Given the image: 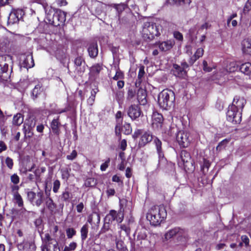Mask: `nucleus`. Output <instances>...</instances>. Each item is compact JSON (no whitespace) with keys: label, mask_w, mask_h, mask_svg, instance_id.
I'll return each mask as SVG.
<instances>
[{"label":"nucleus","mask_w":251,"mask_h":251,"mask_svg":"<svg viewBox=\"0 0 251 251\" xmlns=\"http://www.w3.org/2000/svg\"><path fill=\"white\" fill-rule=\"evenodd\" d=\"M246 103L243 97L235 96L232 105L229 106L226 113L227 120L234 124L240 123L241 121L242 112Z\"/></svg>","instance_id":"nucleus-1"},{"label":"nucleus","mask_w":251,"mask_h":251,"mask_svg":"<svg viewBox=\"0 0 251 251\" xmlns=\"http://www.w3.org/2000/svg\"><path fill=\"white\" fill-rule=\"evenodd\" d=\"M45 13L46 19L50 24L55 26H59L64 24L66 21V13L60 9L52 8L48 4L42 0L41 2Z\"/></svg>","instance_id":"nucleus-2"},{"label":"nucleus","mask_w":251,"mask_h":251,"mask_svg":"<svg viewBox=\"0 0 251 251\" xmlns=\"http://www.w3.org/2000/svg\"><path fill=\"white\" fill-rule=\"evenodd\" d=\"M167 217V211L163 205H155L148 211L146 218L150 224L154 226L159 225Z\"/></svg>","instance_id":"nucleus-3"},{"label":"nucleus","mask_w":251,"mask_h":251,"mask_svg":"<svg viewBox=\"0 0 251 251\" xmlns=\"http://www.w3.org/2000/svg\"><path fill=\"white\" fill-rule=\"evenodd\" d=\"M175 100L174 92L169 89H164L158 96V103L163 109L168 110L171 108Z\"/></svg>","instance_id":"nucleus-4"},{"label":"nucleus","mask_w":251,"mask_h":251,"mask_svg":"<svg viewBox=\"0 0 251 251\" xmlns=\"http://www.w3.org/2000/svg\"><path fill=\"white\" fill-rule=\"evenodd\" d=\"M161 26L153 22L145 23L143 25L142 37L147 41L152 40L155 36L160 34Z\"/></svg>","instance_id":"nucleus-5"},{"label":"nucleus","mask_w":251,"mask_h":251,"mask_svg":"<svg viewBox=\"0 0 251 251\" xmlns=\"http://www.w3.org/2000/svg\"><path fill=\"white\" fill-rule=\"evenodd\" d=\"M17 247L21 251H35L36 246L31 241H29L27 238L24 236L23 232L19 230L17 232Z\"/></svg>","instance_id":"nucleus-6"},{"label":"nucleus","mask_w":251,"mask_h":251,"mask_svg":"<svg viewBox=\"0 0 251 251\" xmlns=\"http://www.w3.org/2000/svg\"><path fill=\"white\" fill-rule=\"evenodd\" d=\"M42 245V251H60L57 240L51 238L48 233L44 236H41Z\"/></svg>","instance_id":"nucleus-7"},{"label":"nucleus","mask_w":251,"mask_h":251,"mask_svg":"<svg viewBox=\"0 0 251 251\" xmlns=\"http://www.w3.org/2000/svg\"><path fill=\"white\" fill-rule=\"evenodd\" d=\"M19 55V66L21 71L22 70L23 68L28 71L29 68H31L34 66L35 64L32 53L30 51L21 53Z\"/></svg>","instance_id":"nucleus-8"},{"label":"nucleus","mask_w":251,"mask_h":251,"mask_svg":"<svg viewBox=\"0 0 251 251\" xmlns=\"http://www.w3.org/2000/svg\"><path fill=\"white\" fill-rule=\"evenodd\" d=\"M28 200L34 206H40L45 200L46 193L39 190L36 193L33 191L28 192L27 193Z\"/></svg>","instance_id":"nucleus-9"},{"label":"nucleus","mask_w":251,"mask_h":251,"mask_svg":"<svg viewBox=\"0 0 251 251\" xmlns=\"http://www.w3.org/2000/svg\"><path fill=\"white\" fill-rule=\"evenodd\" d=\"M12 69L8 70V64L6 63V57H0V79L3 81H8L10 78Z\"/></svg>","instance_id":"nucleus-10"},{"label":"nucleus","mask_w":251,"mask_h":251,"mask_svg":"<svg viewBox=\"0 0 251 251\" xmlns=\"http://www.w3.org/2000/svg\"><path fill=\"white\" fill-rule=\"evenodd\" d=\"M124 213L122 211H119L117 212L114 210H111L104 218V222L109 224H112L114 221L120 223L124 219Z\"/></svg>","instance_id":"nucleus-11"},{"label":"nucleus","mask_w":251,"mask_h":251,"mask_svg":"<svg viewBox=\"0 0 251 251\" xmlns=\"http://www.w3.org/2000/svg\"><path fill=\"white\" fill-rule=\"evenodd\" d=\"M176 138L179 145L183 148L187 147L191 140L190 133L184 130L179 131L176 134Z\"/></svg>","instance_id":"nucleus-12"},{"label":"nucleus","mask_w":251,"mask_h":251,"mask_svg":"<svg viewBox=\"0 0 251 251\" xmlns=\"http://www.w3.org/2000/svg\"><path fill=\"white\" fill-rule=\"evenodd\" d=\"M17 204L19 207H21L20 209L17 210V218H18L21 220H26L29 215V212L23 207L24 205L23 199L18 193H17Z\"/></svg>","instance_id":"nucleus-13"},{"label":"nucleus","mask_w":251,"mask_h":251,"mask_svg":"<svg viewBox=\"0 0 251 251\" xmlns=\"http://www.w3.org/2000/svg\"><path fill=\"white\" fill-rule=\"evenodd\" d=\"M153 143L155 144L157 152L158 155V163L157 167L160 168L162 164H165L166 163V160L164 157V154L162 151L161 141L157 137H154L153 139Z\"/></svg>","instance_id":"nucleus-14"},{"label":"nucleus","mask_w":251,"mask_h":251,"mask_svg":"<svg viewBox=\"0 0 251 251\" xmlns=\"http://www.w3.org/2000/svg\"><path fill=\"white\" fill-rule=\"evenodd\" d=\"M115 133L119 137V139H121V134L124 133L126 135H129L132 132V128L129 124L126 123L123 126L122 124H118L115 126Z\"/></svg>","instance_id":"nucleus-15"},{"label":"nucleus","mask_w":251,"mask_h":251,"mask_svg":"<svg viewBox=\"0 0 251 251\" xmlns=\"http://www.w3.org/2000/svg\"><path fill=\"white\" fill-rule=\"evenodd\" d=\"M75 70L78 74L83 73L86 69L85 61L84 58L81 56L76 57L74 61Z\"/></svg>","instance_id":"nucleus-16"},{"label":"nucleus","mask_w":251,"mask_h":251,"mask_svg":"<svg viewBox=\"0 0 251 251\" xmlns=\"http://www.w3.org/2000/svg\"><path fill=\"white\" fill-rule=\"evenodd\" d=\"M141 110L139 105L136 104L131 105L128 108L127 114L132 120H135L140 117Z\"/></svg>","instance_id":"nucleus-17"},{"label":"nucleus","mask_w":251,"mask_h":251,"mask_svg":"<svg viewBox=\"0 0 251 251\" xmlns=\"http://www.w3.org/2000/svg\"><path fill=\"white\" fill-rule=\"evenodd\" d=\"M154 137L150 131H145L141 136L138 144L139 146L140 147H144L153 140Z\"/></svg>","instance_id":"nucleus-18"},{"label":"nucleus","mask_w":251,"mask_h":251,"mask_svg":"<svg viewBox=\"0 0 251 251\" xmlns=\"http://www.w3.org/2000/svg\"><path fill=\"white\" fill-rule=\"evenodd\" d=\"M103 3L96 0L92 1L90 8L91 11L96 15H100L103 11Z\"/></svg>","instance_id":"nucleus-19"},{"label":"nucleus","mask_w":251,"mask_h":251,"mask_svg":"<svg viewBox=\"0 0 251 251\" xmlns=\"http://www.w3.org/2000/svg\"><path fill=\"white\" fill-rule=\"evenodd\" d=\"M21 163L25 168V171H32L35 166L32 158L28 155L22 159Z\"/></svg>","instance_id":"nucleus-20"},{"label":"nucleus","mask_w":251,"mask_h":251,"mask_svg":"<svg viewBox=\"0 0 251 251\" xmlns=\"http://www.w3.org/2000/svg\"><path fill=\"white\" fill-rule=\"evenodd\" d=\"M102 69V65L100 64H96L90 68L89 77L92 80H94L99 75L100 72Z\"/></svg>","instance_id":"nucleus-21"},{"label":"nucleus","mask_w":251,"mask_h":251,"mask_svg":"<svg viewBox=\"0 0 251 251\" xmlns=\"http://www.w3.org/2000/svg\"><path fill=\"white\" fill-rule=\"evenodd\" d=\"M185 235V231L183 229L175 227L168 231L165 234V238L169 239L175 236H182Z\"/></svg>","instance_id":"nucleus-22"},{"label":"nucleus","mask_w":251,"mask_h":251,"mask_svg":"<svg viewBox=\"0 0 251 251\" xmlns=\"http://www.w3.org/2000/svg\"><path fill=\"white\" fill-rule=\"evenodd\" d=\"M45 205L51 212H52L56 208V204L53 202L52 199L50 197V191H46Z\"/></svg>","instance_id":"nucleus-23"},{"label":"nucleus","mask_w":251,"mask_h":251,"mask_svg":"<svg viewBox=\"0 0 251 251\" xmlns=\"http://www.w3.org/2000/svg\"><path fill=\"white\" fill-rule=\"evenodd\" d=\"M172 71L173 74L176 77H184L187 74L186 70H184L183 68L181 67L180 65L174 64L173 66Z\"/></svg>","instance_id":"nucleus-24"},{"label":"nucleus","mask_w":251,"mask_h":251,"mask_svg":"<svg viewBox=\"0 0 251 251\" xmlns=\"http://www.w3.org/2000/svg\"><path fill=\"white\" fill-rule=\"evenodd\" d=\"M163 121L162 115L157 112H153L152 115V125L153 127H158L161 126V124Z\"/></svg>","instance_id":"nucleus-25"},{"label":"nucleus","mask_w":251,"mask_h":251,"mask_svg":"<svg viewBox=\"0 0 251 251\" xmlns=\"http://www.w3.org/2000/svg\"><path fill=\"white\" fill-rule=\"evenodd\" d=\"M147 234L146 233V231L145 229H142L138 233L137 239L136 240V243L137 245L138 246H143L145 245V243L146 242L147 239Z\"/></svg>","instance_id":"nucleus-26"},{"label":"nucleus","mask_w":251,"mask_h":251,"mask_svg":"<svg viewBox=\"0 0 251 251\" xmlns=\"http://www.w3.org/2000/svg\"><path fill=\"white\" fill-rule=\"evenodd\" d=\"M15 217L16 215L15 213L13 212V210H12L11 212H9V213L6 214V216L4 217L5 226L10 227L13 225V227H14L15 225H16V222L14 221Z\"/></svg>","instance_id":"nucleus-27"},{"label":"nucleus","mask_w":251,"mask_h":251,"mask_svg":"<svg viewBox=\"0 0 251 251\" xmlns=\"http://www.w3.org/2000/svg\"><path fill=\"white\" fill-rule=\"evenodd\" d=\"M174 42L172 40H167L158 43V47L162 51H166L172 48L174 45Z\"/></svg>","instance_id":"nucleus-28"},{"label":"nucleus","mask_w":251,"mask_h":251,"mask_svg":"<svg viewBox=\"0 0 251 251\" xmlns=\"http://www.w3.org/2000/svg\"><path fill=\"white\" fill-rule=\"evenodd\" d=\"M242 49L243 53L251 55V39H245L242 41Z\"/></svg>","instance_id":"nucleus-29"},{"label":"nucleus","mask_w":251,"mask_h":251,"mask_svg":"<svg viewBox=\"0 0 251 251\" xmlns=\"http://www.w3.org/2000/svg\"><path fill=\"white\" fill-rule=\"evenodd\" d=\"M89 55L91 58H95L98 54V45L97 43H91L88 48Z\"/></svg>","instance_id":"nucleus-30"},{"label":"nucleus","mask_w":251,"mask_h":251,"mask_svg":"<svg viewBox=\"0 0 251 251\" xmlns=\"http://www.w3.org/2000/svg\"><path fill=\"white\" fill-rule=\"evenodd\" d=\"M203 52L204 50L203 48L198 49L195 54L189 59L188 61L189 64L191 66L192 65L197 59L203 55Z\"/></svg>","instance_id":"nucleus-31"},{"label":"nucleus","mask_w":251,"mask_h":251,"mask_svg":"<svg viewBox=\"0 0 251 251\" xmlns=\"http://www.w3.org/2000/svg\"><path fill=\"white\" fill-rule=\"evenodd\" d=\"M180 156L182 161L183 163L184 166L186 167L187 164L190 163L192 164L191 162V157L190 153L185 150H183L181 151Z\"/></svg>","instance_id":"nucleus-32"},{"label":"nucleus","mask_w":251,"mask_h":251,"mask_svg":"<svg viewBox=\"0 0 251 251\" xmlns=\"http://www.w3.org/2000/svg\"><path fill=\"white\" fill-rule=\"evenodd\" d=\"M240 71L244 74L250 75L251 74V63L246 62L240 66Z\"/></svg>","instance_id":"nucleus-33"},{"label":"nucleus","mask_w":251,"mask_h":251,"mask_svg":"<svg viewBox=\"0 0 251 251\" xmlns=\"http://www.w3.org/2000/svg\"><path fill=\"white\" fill-rule=\"evenodd\" d=\"M113 240L115 241L116 242V248L117 250H118L119 251H127V249L125 246L124 242L121 239H118L116 237H113Z\"/></svg>","instance_id":"nucleus-34"},{"label":"nucleus","mask_w":251,"mask_h":251,"mask_svg":"<svg viewBox=\"0 0 251 251\" xmlns=\"http://www.w3.org/2000/svg\"><path fill=\"white\" fill-rule=\"evenodd\" d=\"M88 222L91 224H99L100 222V216L97 213H93L88 218Z\"/></svg>","instance_id":"nucleus-35"},{"label":"nucleus","mask_w":251,"mask_h":251,"mask_svg":"<svg viewBox=\"0 0 251 251\" xmlns=\"http://www.w3.org/2000/svg\"><path fill=\"white\" fill-rule=\"evenodd\" d=\"M60 125L59 122V117L56 119H53L51 123V127L54 133L58 135L59 134V126Z\"/></svg>","instance_id":"nucleus-36"},{"label":"nucleus","mask_w":251,"mask_h":251,"mask_svg":"<svg viewBox=\"0 0 251 251\" xmlns=\"http://www.w3.org/2000/svg\"><path fill=\"white\" fill-rule=\"evenodd\" d=\"M43 89L40 84H38L35 86L32 91V97L33 99H35L41 94L42 92Z\"/></svg>","instance_id":"nucleus-37"},{"label":"nucleus","mask_w":251,"mask_h":251,"mask_svg":"<svg viewBox=\"0 0 251 251\" xmlns=\"http://www.w3.org/2000/svg\"><path fill=\"white\" fill-rule=\"evenodd\" d=\"M88 233V226L87 224H85L80 229L81 239L82 241H84L87 238Z\"/></svg>","instance_id":"nucleus-38"},{"label":"nucleus","mask_w":251,"mask_h":251,"mask_svg":"<svg viewBox=\"0 0 251 251\" xmlns=\"http://www.w3.org/2000/svg\"><path fill=\"white\" fill-rule=\"evenodd\" d=\"M7 23L8 25H13L16 23V9L12 8L9 14Z\"/></svg>","instance_id":"nucleus-39"},{"label":"nucleus","mask_w":251,"mask_h":251,"mask_svg":"<svg viewBox=\"0 0 251 251\" xmlns=\"http://www.w3.org/2000/svg\"><path fill=\"white\" fill-rule=\"evenodd\" d=\"M239 66L235 62H230L227 66L226 70L229 72H234L238 69Z\"/></svg>","instance_id":"nucleus-40"},{"label":"nucleus","mask_w":251,"mask_h":251,"mask_svg":"<svg viewBox=\"0 0 251 251\" xmlns=\"http://www.w3.org/2000/svg\"><path fill=\"white\" fill-rule=\"evenodd\" d=\"M11 180L13 183V185L11 186L13 197L14 200H16V174L12 175Z\"/></svg>","instance_id":"nucleus-41"},{"label":"nucleus","mask_w":251,"mask_h":251,"mask_svg":"<svg viewBox=\"0 0 251 251\" xmlns=\"http://www.w3.org/2000/svg\"><path fill=\"white\" fill-rule=\"evenodd\" d=\"M124 98V92L122 90L117 91L115 93V99L119 103L123 102Z\"/></svg>","instance_id":"nucleus-42"},{"label":"nucleus","mask_w":251,"mask_h":251,"mask_svg":"<svg viewBox=\"0 0 251 251\" xmlns=\"http://www.w3.org/2000/svg\"><path fill=\"white\" fill-rule=\"evenodd\" d=\"M70 168H64L61 170V177L63 179L67 180L70 177Z\"/></svg>","instance_id":"nucleus-43"},{"label":"nucleus","mask_w":251,"mask_h":251,"mask_svg":"<svg viewBox=\"0 0 251 251\" xmlns=\"http://www.w3.org/2000/svg\"><path fill=\"white\" fill-rule=\"evenodd\" d=\"M126 7V5L125 4H121L115 5V8L116 9L118 12V16L119 20H121V13L125 9Z\"/></svg>","instance_id":"nucleus-44"},{"label":"nucleus","mask_w":251,"mask_h":251,"mask_svg":"<svg viewBox=\"0 0 251 251\" xmlns=\"http://www.w3.org/2000/svg\"><path fill=\"white\" fill-rule=\"evenodd\" d=\"M243 12L245 14L248 13L251 16V0H248L244 7Z\"/></svg>","instance_id":"nucleus-45"},{"label":"nucleus","mask_w":251,"mask_h":251,"mask_svg":"<svg viewBox=\"0 0 251 251\" xmlns=\"http://www.w3.org/2000/svg\"><path fill=\"white\" fill-rule=\"evenodd\" d=\"M96 184V181L94 178H88L84 182L85 186L87 187H93Z\"/></svg>","instance_id":"nucleus-46"},{"label":"nucleus","mask_w":251,"mask_h":251,"mask_svg":"<svg viewBox=\"0 0 251 251\" xmlns=\"http://www.w3.org/2000/svg\"><path fill=\"white\" fill-rule=\"evenodd\" d=\"M60 187V182L59 180L56 179L54 181L53 183L52 190L54 193H57Z\"/></svg>","instance_id":"nucleus-47"},{"label":"nucleus","mask_w":251,"mask_h":251,"mask_svg":"<svg viewBox=\"0 0 251 251\" xmlns=\"http://www.w3.org/2000/svg\"><path fill=\"white\" fill-rule=\"evenodd\" d=\"M18 87H21V88H18V90L21 91H24L27 87L28 82L26 80H24L18 83Z\"/></svg>","instance_id":"nucleus-48"},{"label":"nucleus","mask_w":251,"mask_h":251,"mask_svg":"<svg viewBox=\"0 0 251 251\" xmlns=\"http://www.w3.org/2000/svg\"><path fill=\"white\" fill-rule=\"evenodd\" d=\"M120 230L119 231V234L120 236H121L122 230L124 231L126 235L129 234L130 229L129 227H128L127 226L125 225H120Z\"/></svg>","instance_id":"nucleus-49"},{"label":"nucleus","mask_w":251,"mask_h":251,"mask_svg":"<svg viewBox=\"0 0 251 251\" xmlns=\"http://www.w3.org/2000/svg\"><path fill=\"white\" fill-rule=\"evenodd\" d=\"M77 247V244L75 242H73L71 243L69 246H66L64 248V251H72L75 250Z\"/></svg>","instance_id":"nucleus-50"},{"label":"nucleus","mask_w":251,"mask_h":251,"mask_svg":"<svg viewBox=\"0 0 251 251\" xmlns=\"http://www.w3.org/2000/svg\"><path fill=\"white\" fill-rule=\"evenodd\" d=\"M76 234V231L73 228H68L66 229V234L69 239L72 238Z\"/></svg>","instance_id":"nucleus-51"},{"label":"nucleus","mask_w":251,"mask_h":251,"mask_svg":"<svg viewBox=\"0 0 251 251\" xmlns=\"http://www.w3.org/2000/svg\"><path fill=\"white\" fill-rule=\"evenodd\" d=\"M203 64V70L206 72H210L212 71L213 69H215V67L213 66L208 67L207 62L205 60H203L202 62Z\"/></svg>","instance_id":"nucleus-52"},{"label":"nucleus","mask_w":251,"mask_h":251,"mask_svg":"<svg viewBox=\"0 0 251 251\" xmlns=\"http://www.w3.org/2000/svg\"><path fill=\"white\" fill-rule=\"evenodd\" d=\"M25 12L23 9H17V19L19 21L23 18Z\"/></svg>","instance_id":"nucleus-53"},{"label":"nucleus","mask_w":251,"mask_h":251,"mask_svg":"<svg viewBox=\"0 0 251 251\" xmlns=\"http://www.w3.org/2000/svg\"><path fill=\"white\" fill-rule=\"evenodd\" d=\"M116 125H118V124H122V123H123L122 113L120 111H119L117 112V113L116 114Z\"/></svg>","instance_id":"nucleus-54"},{"label":"nucleus","mask_w":251,"mask_h":251,"mask_svg":"<svg viewBox=\"0 0 251 251\" xmlns=\"http://www.w3.org/2000/svg\"><path fill=\"white\" fill-rule=\"evenodd\" d=\"M70 193L69 192L65 191L62 193L61 195V199L63 201H66L70 199Z\"/></svg>","instance_id":"nucleus-55"},{"label":"nucleus","mask_w":251,"mask_h":251,"mask_svg":"<svg viewBox=\"0 0 251 251\" xmlns=\"http://www.w3.org/2000/svg\"><path fill=\"white\" fill-rule=\"evenodd\" d=\"M135 95V92L132 89H129L127 92V100H132Z\"/></svg>","instance_id":"nucleus-56"},{"label":"nucleus","mask_w":251,"mask_h":251,"mask_svg":"<svg viewBox=\"0 0 251 251\" xmlns=\"http://www.w3.org/2000/svg\"><path fill=\"white\" fill-rule=\"evenodd\" d=\"M110 161V159L108 158L104 163H102L100 165V170L101 171H105L106 169L108 168L109 166V164Z\"/></svg>","instance_id":"nucleus-57"},{"label":"nucleus","mask_w":251,"mask_h":251,"mask_svg":"<svg viewBox=\"0 0 251 251\" xmlns=\"http://www.w3.org/2000/svg\"><path fill=\"white\" fill-rule=\"evenodd\" d=\"M109 225L110 224L104 222L103 226H102V227L101 228V229H100V230L99 232V234L104 233L106 231H108L110 228Z\"/></svg>","instance_id":"nucleus-58"},{"label":"nucleus","mask_w":251,"mask_h":251,"mask_svg":"<svg viewBox=\"0 0 251 251\" xmlns=\"http://www.w3.org/2000/svg\"><path fill=\"white\" fill-rule=\"evenodd\" d=\"M184 2V0H168V2L171 4L180 5Z\"/></svg>","instance_id":"nucleus-59"},{"label":"nucleus","mask_w":251,"mask_h":251,"mask_svg":"<svg viewBox=\"0 0 251 251\" xmlns=\"http://www.w3.org/2000/svg\"><path fill=\"white\" fill-rule=\"evenodd\" d=\"M24 122V117L21 113H17V126L20 125Z\"/></svg>","instance_id":"nucleus-60"},{"label":"nucleus","mask_w":251,"mask_h":251,"mask_svg":"<svg viewBox=\"0 0 251 251\" xmlns=\"http://www.w3.org/2000/svg\"><path fill=\"white\" fill-rule=\"evenodd\" d=\"M5 163H6L7 166L9 169H11L12 168L13 166V161L11 158H10L9 157H7L5 159Z\"/></svg>","instance_id":"nucleus-61"},{"label":"nucleus","mask_w":251,"mask_h":251,"mask_svg":"<svg viewBox=\"0 0 251 251\" xmlns=\"http://www.w3.org/2000/svg\"><path fill=\"white\" fill-rule=\"evenodd\" d=\"M145 74L144 67L141 66L140 67L138 75V78L141 80L142 78L143 77Z\"/></svg>","instance_id":"nucleus-62"},{"label":"nucleus","mask_w":251,"mask_h":251,"mask_svg":"<svg viewBox=\"0 0 251 251\" xmlns=\"http://www.w3.org/2000/svg\"><path fill=\"white\" fill-rule=\"evenodd\" d=\"M76 155L77 152L76 151L74 150L70 155H68L67 156V159L68 160H73L76 157Z\"/></svg>","instance_id":"nucleus-63"},{"label":"nucleus","mask_w":251,"mask_h":251,"mask_svg":"<svg viewBox=\"0 0 251 251\" xmlns=\"http://www.w3.org/2000/svg\"><path fill=\"white\" fill-rule=\"evenodd\" d=\"M174 36L176 39L178 40L181 41L183 40L182 34L178 31H175L174 32Z\"/></svg>","instance_id":"nucleus-64"}]
</instances>
